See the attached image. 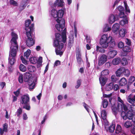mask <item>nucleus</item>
<instances>
[{"instance_id":"nucleus-1","label":"nucleus","mask_w":135,"mask_h":135,"mask_svg":"<svg viewBox=\"0 0 135 135\" xmlns=\"http://www.w3.org/2000/svg\"><path fill=\"white\" fill-rule=\"evenodd\" d=\"M66 28L64 29L62 31L61 35L59 33L55 34V38L54 41V46L56 47L55 52L57 55L62 56L64 51L62 50L64 47V44L61 42H62L64 43L66 42Z\"/></svg>"},{"instance_id":"nucleus-2","label":"nucleus","mask_w":135,"mask_h":135,"mask_svg":"<svg viewBox=\"0 0 135 135\" xmlns=\"http://www.w3.org/2000/svg\"><path fill=\"white\" fill-rule=\"evenodd\" d=\"M100 44L102 48L98 46H97L96 51L102 53H104L105 50L104 49L107 48L110 45V47H113L115 45V42L112 39L111 36H108L107 34H104L102 35L99 41Z\"/></svg>"},{"instance_id":"nucleus-3","label":"nucleus","mask_w":135,"mask_h":135,"mask_svg":"<svg viewBox=\"0 0 135 135\" xmlns=\"http://www.w3.org/2000/svg\"><path fill=\"white\" fill-rule=\"evenodd\" d=\"M64 11L63 9H60L57 11V17L56 20L58 23L55 25V27L59 32L62 31L65 25V21L64 19L62 18L64 14Z\"/></svg>"},{"instance_id":"nucleus-4","label":"nucleus","mask_w":135,"mask_h":135,"mask_svg":"<svg viewBox=\"0 0 135 135\" xmlns=\"http://www.w3.org/2000/svg\"><path fill=\"white\" fill-rule=\"evenodd\" d=\"M11 36L12 38L11 40L12 44L13 42L15 45L13 46V47L12 49L9 52V57L15 58L17 54V50H18V45L17 44V40L18 38V36L17 34L14 33L13 32H11Z\"/></svg>"},{"instance_id":"nucleus-5","label":"nucleus","mask_w":135,"mask_h":135,"mask_svg":"<svg viewBox=\"0 0 135 135\" xmlns=\"http://www.w3.org/2000/svg\"><path fill=\"white\" fill-rule=\"evenodd\" d=\"M112 109L113 113L116 115L118 112H122L123 110L126 111L128 110L127 106L124 104L122 105L121 104H118L117 107L115 104H114L112 107Z\"/></svg>"},{"instance_id":"nucleus-6","label":"nucleus","mask_w":135,"mask_h":135,"mask_svg":"<svg viewBox=\"0 0 135 135\" xmlns=\"http://www.w3.org/2000/svg\"><path fill=\"white\" fill-rule=\"evenodd\" d=\"M26 36L27 37L26 41V44L28 47L32 46L35 43V40H34L35 37V34L32 33L27 32L26 33Z\"/></svg>"},{"instance_id":"nucleus-7","label":"nucleus","mask_w":135,"mask_h":135,"mask_svg":"<svg viewBox=\"0 0 135 135\" xmlns=\"http://www.w3.org/2000/svg\"><path fill=\"white\" fill-rule=\"evenodd\" d=\"M126 114L125 112L123 111L121 113V117L124 120H126L127 118L129 119H132L133 122L134 123L135 122V115L131 112L128 110Z\"/></svg>"},{"instance_id":"nucleus-8","label":"nucleus","mask_w":135,"mask_h":135,"mask_svg":"<svg viewBox=\"0 0 135 135\" xmlns=\"http://www.w3.org/2000/svg\"><path fill=\"white\" fill-rule=\"evenodd\" d=\"M31 23V21L30 19L26 20L25 23V29L26 31V33L27 32L32 33L34 30V25L33 23L30 25Z\"/></svg>"},{"instance_id":"nucleus-9","label":"nucleus","mask_w":135,"mask_h":135,"mask_svg":"<svg viewBox=\"0 0 135 135\" xmlns=\"http://www.w3.org/2000/svg\"><path fill=\"white\" fill-rule=\"evenodd\" d=\"M29 102L30 97L28 95H24L21 97L20 103L21 104H27Z\"/></svg>"},{"instance_id":"nucleus-10","label":"nucleus","mask_w":135,"mask_h":135,"mask_svg":"<svg viewBox=\"0 0 135 135\" xmlns=\"http://www.w3.org/2000/svg\"><path fill=\"white\" fill-rule=\"evenodd\" d=\"M107 60V56L103 54L100 56L99 57L98 64L99 65L104 64Z\"/></svg>"},{"instance_id":"nucleus-11","label":"nucleus","mask_w":135,"mask_h":135,"mask_svg":"<svg viewBox=\"0 0 135 135\" xmlns=\"http://www.w3.org/2000/svg\"><path fill=\"white\" fill-rule=\"evenodd\" d=\"M119 28V24L118 23H115L112 26V32L115 34H116L118 33Z\"/></svg>"},{"instance_id":"nucleus-12","label":"nucleus","mask_w":135,"mask_h":135,"mask_svg":"<svg viewBox=\"0 0 135 135\" xmlns=\"http://www.w3.org/2000/svg\"><path fill=\"white\" fill-rule=\"evenodd\" d=\"M128 101L130 103L133 104L135 103V95L130 94L127 98Z\"/></svg>"},{"instance_id":"nucleus-13","label":"nucleus","mask_w":135,"mask_h":135,"mask_svg":"<svg viewBox=\"0 0 135 135\" xmlns=\"http://www.w3.org/2000/svg\"><path fill=\"white\" fill-rule=\"evenodd\" d=\"M101 115L102 119L104 121V122H105V124H107L106 122L107 121L106 119L107 117V113L105 110H101Z\"/></svg>"},{"instance_id":"nucleus-14","label":"nucleus","mask_w":135,"mask_h":135,"mask_svg":"<svg viewBox=\"0 0 135 135\" xmlns=\"http://www.w3.org/2000/svg\"><path fill=\"white\" fill-rule=\"evenodd\" d=\"M117 54L116 51L112 49L110 50L108 54V56L109 58H112L114 57Z\"/></svg>"},{"instance_id":"nucleus-15","label":"nucleus","mask_w":135,"mask_h":135,"mask_svg":"<svg viewBox=\"0 0 135 135\" xmlns=\"http://www.w3.org/2000/svg\"><path fill=\"white\" fill-rule=\"evenodd\" d=\"M76 54L78 55L77 60L78 63L81 64L83 62V61L81 58V53L80 52V49H78L76 52Z\"/></svg>"},{"instance_id":"nucleus-16","label":"nucleus","mask_w":135,"mask_h":135,"mask_svg":"<svg viewBox=\"0 0 135 135\" xmlns=\"http://www.w3.org/2000/svg\"><path fill=\"white\" fill-rule=\"evenodd\" d=\"M116 20L115 16L113 15H111L109 17L108 19V22L110 24H112Z\"/></svg>"},{"instance_id":"nucleus-17","label":"nucleus","mask_w":135,"mask_h":135,"mask_svg":"<svg viewBox=\"0 0 135 135\" xmlns=\"http://www.w3.org/2000/svg\"><path fill=\"white\" fill-rule=\"evenodd\" d=\"M32 76V74L29 72H26L25 73L24 76V81L25 82H28Z\"/></svg>"},{"instance_id":"nucleus-18","label":"nucleus","mask_w":135,"mask_h":135,"mask_svg":"<svg viewBox=\"0 0 135 135\" xmlns=\"http://www.w3.org/2000/svg\"><path fill=\"white\" fill-rule=\"evenodd\" d=\"M63 0H56L54 3V6L56 7L58 5L59 7H62L64 6Z\"/></svg>"},{"instance_id":"nucleus-19","label":"nucleus","mask_w":135,"mask_h":135,"mask_svg":"<svg viewBox=\"0 0 135 135\" xmlns=\"http://www.w3.org/2000/svg\"><path fill=\"white\" fill-rule=\"evenodd\" d=\"M27 1L26 0H23L22 1L21 4L20 5L19 9L20 11H22L27 6Z\"/></svg>"},{"instance_id":"nucleus-20","label":"nucleus","mask_w":135,"mask_h":135,"mask_svg":"<svg viewBox=\"0 0 135 135\" xmlns=\"http://www.w3.org/2000/svg\"><path fill=\"white\" fill-rule=\"evenodd\" d=\"M124 71V68L121 67L120 68L116 71L115 73L117 76L120 77Z\"/></svg>"},{"instance_id":"nucleus-21","label":"nucleus","mask_w":135,"mask_h":135,"mask_svg":"<svg viewBox=\"0 0 135 135\" xmlns=\"http://www.w3.org/2000/svg\"><path fill=\"white\" fill-rule=\"evenodd\" d=\"M99 81L102 85L104 86L107 81V79L105 77L101 76L99 78Z\"/></svg>"},{"instance_id":"nucleus-22","label":"nucleus","mask_w":135,"mask_h":135,"mask_svg":"<svg viewBox=\"0 0 135 135\" xmlns=\"http://www.w3.org/2000/svg\"><path fill=\"white\" fill-rule=\"evenodd\" d=\"M128 110L126 111L129 110L131 112L132 111L134 113H135V105L132 104L130 105L129 104L128 107H127Z\"/></svg>"},{"instance_id":"nucleus-23","label":"nucleus","mask_w":135,"mask_h":135,"mask_svg":"<svg viewBox=\"0 0 135 135\" xmlns=\"http://www.w3.org/2000/svg\"><path fill=\"white\" fill-rule=\"evenodd\" d=\"M128 23V20L127 17L125 16L124 18L120 21L119 22L120 24L122 26H123L125 24H127Z\"/></svg>"},{"instance_id":"nucleus-24","label":"nucleus","mask_w":135,"mask_h":135,"mask_svg":"<svg viewBox=\"0 0 135 135\" xmlns=\"http://www.w3.org/2000/svg\"><path fill=\"white\" fill-rule=\"evenodd\" d=\"M126 33V30L125 29L121 28L119 32V34L120 37H123L125 36Z\"/></svg>"},{"instance_id":"nucleus-25","label":"nucleus","mask_w":135,"mask_h":135,"mask_svg":"<svg viewBox=\"0 0 135 135\" xmlns=\"http://www.w3.org/2000/svg\"><path fill=\"white\" fill-rule=\"evenodd\" d=\"M57 11L55 9H53L51 11V15L54 18H57Z\"/></svg>"},{"instance_id":"nucleus-26","label":"nucleus","mask_w":135,"mask_h":135,"mask_svg":"<svg viewBox=\"0 0 135 135\" xmlns=\"http://www.w3.org/2000/svg\"><path fill=\"white\" fill-rule=\"evenodd\" d=\"M113 84L112 83H110L106 85L105 89L107 91H110L113 89Z\"/></svg>"},{"instance_id":"nucleus-27","label":"nucleus","mask_w":135,"mask_h":135,"mask_svg":"<svg viewBox=\"0 0 135 135\" xmlns=\"http://www.w3.org/2000/svg\"><path fill=\"white\" fill-rule=\"evenodd\" d=\"M127 82L126 78H123L121 79L119 81V85L120 86L125 85L127 83Z\"/></svg>"},{"instance_id":"nucleus-28","label":"nucleus","mask_w":135,"mask_h":135,"mask_svg":"<svg viewBox=\"0 0 135 135\" xmlns=\"http://www.w3.org/2000/svg\"><path fill=\"white\" fill-rule=\"evenodd\" d=\"M121 61L119 57H118L114 59L112 61V63L114 65H117Z\"/></svg>"},{"instance_id":"nucleus-29","label":"nucleus","mask_w":135,"mask_h":135,"mask_svg":"<svg viewBox=\"0 0 135 135\" xmlns=\"http://www.w3.org/2000/svg\"><path fill=\"white\" fill-rule=\"evenodd\" d=\"M111 30V28L110 27L109 25L106 24L104 25L103 29V31L105 32L108 31H109Z\"/></svg>"},{"instance_id":"nucleus-30","label":"nucleus","mask_w":135,"mask_h":135,"mask_svg":"<svg viewBox=\"0 0 135 135\" xmlns=\"http://www.w3.org/2000/svg\"><path fill=\"white\" fill-rule=\"evenodd\" d=\"M133 124L132 122L130 121H127L124 123V126L126 128L131 127Z\"/></svg>"},{"instance_id":"nucleus-31","label":"nucleus","mask_w":135,"mask_h":135,"mask_svg":"<svg viewBox=\"0 0 135 135\" xmlns=\"http://www.w3.org/2000/svg\"><path fill=\"white\" fill-rule=\"evenodd\" d=\"M109 72L108 70L105 69L102 71L101 73V76L108 75L109 73Z\"/></svg>"},{"instance_id":"nucleus-32","label":"nucleus","mask_w":135,"mask_h":135,"mask_svg":"<svg viewBox=\"0 0 135 135\" xmlns=\"http://www.w3.org/2000/svg\"><path fill=\"white\" fill-rule=\"evenodd\" d=\"M124 3L125 7L126 13L128 14V13H130V11L128 7V6L126 2L125 1H124Z\"/></svg>"},{"instance_id":"nucleus-33","label":"nucleus","mask_w":135,"mask_h":135,"mask_svg":"<svg viewBox=\"0 0 135 135\" xmlns=\"http://www.w3.org/2000/svg\"><path fill=\"white\" fill-rule=\"evenodd\" d=\"M30 62L32 64H35L37 62V59L35 57H32L30 59Z\"/></svg>"},{"instance_id":"nucleus-34","label":"nucleus","mask_w":135,"mask_h":135,"mask_svg":"<svg viewBox=\"0 0 135 135\" xmlns=\"http://www.w3.org/2000/svg\"><path fill=\"white\" fill-rule=\"evenodd\" d=\"M28 69L30 72H33L35 70L36 68L34 66L30 65L28 66Z\"/></svg>"},{"instance_id":"nucleus-35","label":"nucleus","mask_w":135,"mask_h":135,"mask_svg":"<svg viewBox=\"0 0 135 135\" xmlns=\"http://www.w3.org/2000/svg\"><path fill=\"white\" fill-rule=\"evenodd\" d=\"M115 125L114 124H112L109 128V130L110 132H113L115 129Z\"/></svg>"},{"instance_id":"nucleus-36","label":"nucleus","mask_w":135,"mask_h":135,"mask_svg":"<svg viewBox=\"0 0 135 135\" xmlns=\"http://www.w3.org/2000/svg\"><path fill=\"white\" fill-rule=\"evenodd\" d=\"M20 70L23 72H25L26 70V67L22 64H21L19 66Z\"/></svg>"},{"instance_id":"nucleus-37","label":"nucleus","mask_w":135,"mask_h":135,"mask_svg":"<svg viewBox=\"0 0 135 135\" xmlns=\"http://www.w3.org/2000/svg\"><path fill=\"white\" fill-rule=\"evenodd\" d=\"M102 103L103 108H106L107 107L108 105V102L106 99H104L102 102Z\"/></svg>"},{"instance_id":"nucleus-38","label":"nucleus","mask_w":135,"mask_h":135,"mask_svg":"<svg viewBox=\"0 0 135 135\" xmlns=\"http://www.w3.org/2000/svg\"><path fill=\"white\" fill-rule=\"evenodd\" d=\"M122 130V128L121 126L119 125H117V126L115 130L116 133H119L121 132Z\"/></svg>"},{"instance_id":"nucleus-39","label":"nucleus","mask_w":135,"mask_h":135,"mask_svg":"<svg viewBox=\"0 0 135 135\" xmlns=\"http://www.w3.org/2000/svg\"><path fill=\"white\" fill-rule=\"evenodd\" d=\"M31 54V51L30 49H28L24 53V56L26 57L27 59L29 57Z\"/></svg>"},{"instance_id":"nucleus-40","label":"nucleus","mask_w":135,"mask_h":135,"mask_svg":"<svg viewBox=\"0 0 135 135\" xmlns=\"http://www.w3.org/2000/svg\"><path fill=\"white\" fill-rule=\"evenodd\" d=\"M8 59L9 62L11 65H13L16 61L15 58L12 57V58L10 59H9V58Z\"/></svg>"},{"instance_id":"nucleus-41","label":"nucleus","mask_w":135,"mask_h":135,"mask_svg":"<svg viewBox=\"0 0 135 135\" xmlns=\"http://www.w3.org/2000/svg\"><path fill=\"white\" fill-rule=\"evenodd\" d=\"M123 50L124 52H129L131 51V49L129 46H126L123 47Z\"/></svg>"},{"instance_id":"nucleus-42","label":"nucleus","mask_w":135,"mask_h":135,"mask_svg":"<svg viewBox=\"0 0 135 135\" xmlns=\"http://www.w3.org/2000/svg\"><path fill=\"white\" fill-rule=\"evenodd\" d=\"M23 75L22 74L19 75L18 77L19 82L20 83H22L23 82Z\"/></svg>"},{"instance_id":"nucleus-43","label":"nucleus","mask_w":135,"mask_h":135,"mask_svg":"<svg viewBox=\"0 0 135 135\" xmlns=\"http://www.w3.org/2000/svg\"><path fill=\"white\" fill-rule=\"evenodd\" d=\"M22 109L21 108H19L17 111V116L20 117L21 114L22 113Z\"/></svg>"},{"instance_id":"nucleus-44","label":"nucleus","mask_w":135,"mask_h":135,"mask_svg":"<svg viewBox=\"0 0 135 135\" xmlns=\"http://www.w3.org/2000/svg\"><path fill=\"white\" fill-rule=\"evenodd\" d=\"M124 74L127 76H129L130 74L129 71L127 69H125L124 68V71L123 72Z\"/></svg>"},{"instance_id":"nucleus-45","label":"nucleus","mask_w":135,"mask_h":135,"mask_svg":"<svg viewBox=\"0 0 135 135\" xmlns=\"http://www.w3.org/2000/svg\"><path fill=\"white\" fill-rule=\"evenodd\" d=\"M25 105L23 107V108L26 109L27 110H29L30 109V105L29 103H28L27 104H24Z\"/></svg>"},{"instance_id":"nucleus-46","label":"nucleus","mask_w":135,"mask_h":135,"mask_svg":"<svg viewBox=\"0 0 135 135\" xmlns=\"http://www.w3.org/2000/svg\"><path fill=\"white\" fill-rule=\"evenodd\" d=\"M125 16L127 17L126 15H125L124 12H121L120 13L119 15V18H123V19H124L125 17Z\"/></svg>"},{"instance_id":"nucleus-47","label":"nucleus","mask_w":135,"mask_h":135,"mask_svg":"<svg viewBox=\"0 0 135 135\" xmlns=\"http://www.w3.org/2000/svg\"><path fill=\"white\" fill-rule=\"evenodd\" d=\"M111 80L112 81L115 82L117 80V79L115 75H113L111 77Z\"/></svg>"},{"instance_id":"nucleus-48","label":"nucleus","mask_w":135,"mask_h":135,"mask_svg":"<svg viewBox=\"0 0 135 135\" xmlns=\"http://www.w3.org/2000/svg\"><path fill=\"white\" fill-rule=\"evenodd\" d=\"M8 125L6 123L3 125V129L4 132H7V131Z\"/></svg>"},{"instance_id":"nucleus-49","label":"nucleus","mask_w":135,"mask_h":135,"mask_svg":"<svg viewBox=\"0 0 135 135\" xmlns=\"http://www.w3.org/2000/svg\"><path fill=\"white\" fill-rule=\"evenodd\" d=\"M9 2L10 4L15 6H18L17 3L14 0H10Z\"/></svg>"},{"instance_id":"nucleus-50","label":"nucleus","mask_w":135,"mask_h":135,"mask_svg":"<svg viewBox=\"0 0 135 135\" xmlns=\"http://www.w3.org/2000/svg\"><path fill=\"white\" fill-rule=\"evenodd\" d=\"M121 62L122 64L123 65H125L128 64L127 60L125 58H123L122 59Z\"/></svg>"},{"instance_id":"nucleus-51","label":"nucleus","mask_w":135,"mask_h":135,"mask_svg":"<svg viewBox=\"0 0 135 135\" xmlns=\"http://www.w3.org/2000/svg\"><path fill=\"white\" fill-rule=\"evenodd\" d=\"M13 93L17 97H18L20 93V89H18L16 91H14Z\"/></svg>"},{"instance_id":"nucleus-52","label":"nucleus","mask_w":135,"mask_h":135,"mask_svg":"<svg viewBox=\"0 0 135 135\" xmlns=\"http://www.w3.org/2000/svg\"><path fill=\"white\" fill-rule=\"evenodd\" d=\"M21 59L22 60V62L23 64L25 65H27V61L23 57V56H21Z\"/></svg>"},{"instance_id":"nucleus-53","label":"nucleus","mask_w":135,"mask_h":135,"mask_svg":"<svg viewBox=\"0 0 135 135\" xmlns=\"http://www.w3.org/2000/svg\"><path fill=\"white\" fill-rule=\"evenodd\" d=\"M118 9L119 12L120 13L121 12H124V8L121 6H119L118 7Z\"/></svg>"},{"instance_id":"nucleus-54","label":"nucleus","mask_w":135,"mask_h":135,"mask_svg":"<svg viewBox=\"0 0 135 135\" xmlns=\"http://www.w3.org/2000/svg\"><path fill=\"white\" fill-rule=\"evenodd\" d=\"M81 83V80L80 79H78L77 81L76 88L79 87L80 86Z\"/></svg>"},{"instance_id":"nucleus-55","label":"nucleus","mask_w":135,"mask_h":135,"mask_svg":"<svg viewBox=\"0 0 135 135\" xmlns=\"http://www.w3.org/2000/svg\"><path fill=\"white\" fill-rule=\"evenodd\" d=\"M29 88L30 89H33L35 86V83L33 82L32 83L30 84H29Z\"/></svg>"},{"instance_id":"nucleus-56","label":"nucleus","mask_w":135,"mask_h":135,"mask_svg":"<svg viewBox=\"0 0 135 135\" xmlns=\"http://www.w3.org/2000/svg\"><path fill=\"white\" fill-rule=\"evenodd\" d=\"M135 80V77L133 76H131L129 79V81L130 83H132Z\"/></svg>"},{"instance_id":"nucleus-57","label":"nucleus","mask_w":135,"mask_h":135,"mask_svg":"<svg viewBox=\"0 0 135 135\" xmlns=\"http://www.w3.org/2000/svg\"><path fill=\"white\" fill-rule=\"evenodd\" d=\"M124 46V44L122 42H120L118 44V47L119 48H122Z\"/></svg>"},{"instance_id":"nucleus-58","label":"nucleus","mask_w":135,"mask_h":135,"mask_svg":"<svg viewBox=\"0 0 135 135\" xmlns=\"http://www.w3.org/2000/svg\"><path fill=\"white\" fill-rule=\"evenodd\" d=\"M60 61L59 60H57L55 61L54 63V66H57L60 64Z\"/></svg>"},{"instance_id":"nucleus-59","label":"nucleus","mask_w":135,"mask_h":135,"mask_svg":"<svg viewBox=\"0 0 135 135\" xmlns=\"http://www.w3.org/2000/svg\"><path fill=\"white\" fill-rule=\"evenodd\" d=\"M113 89L115 91H117L119 89V86L117 84H115L113 87Z\"/></svg>"},{"instance_id":"nucleus-60","label":"nucleus","mask_w":135,"mask_h":135,"mask_svg":"<svg viewBox=\"0 0 135 135\" xmlns=\"http://www.w3.org/2000/svg\"><path fill=\"white\" fill-rule=\"evenodd\" d=\"M125 42L126 43V44L128 45H129L131 44V41L129 40L127 38H126L125 40Z\"/></svg>"},{"instance_id":"nucleus-61","label":"nucleus","mask_w":135,"mask_h":135,"mask_svg":"<svg viewBox=\"0 0 135 135\" xmlns=\"http://www.w3.org/2000/svg\"><path fill=\"white\" fill-rule=\"evenodd\" d=\"M42 57H40L37 60V62H40V64H42Z\"/></svg>"},{"instance_id":"nucleus-62","label":"nucleus","mask_w":135,"mask_h":135,"mask_svg":"<svg viewBox=\"0 0 135 135\" xmlns=\"http://www.w3.org/2000/svg\"><path fill=\"white\" fill-rule=\"evenodd\" d=\"M47 115H46L44 117L43 120H42L41 122V124H43L45 121L46 119H47Z\"/></svg>"},{"instance_id":"nucleus-63","label":"nucleus","mask_w":135,"mask_h":135,"mask_svg":"<svg viewBox=\"0 0 135 135\" xmlns=\"http://www.w3.org/2000/svg\"><path fill=\"white\" fill-rule=\"evenodd\" d=\"M27 119V115L26 113H24L23 115V119L24 120H26Z\"/></svg>"},{"instance_id":"nucleus-64","label":"nucleus","mask_w":135,"mask_h":135,"mask_svg":"<svg viewBox=\"0 0 135 135\" xmlns=\"http://www.w3.org/2000/svg\"><path fill=\"white\" fill-rule=\"evenodd\" d=\"M131 132L133 134H135V128L133 127L131 130Z\"/></svg>"}]
</instances>
